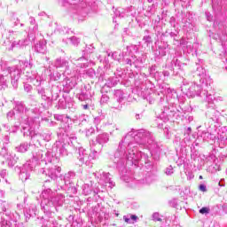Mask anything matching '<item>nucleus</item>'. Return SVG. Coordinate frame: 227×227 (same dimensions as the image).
<instances>
[{
    "mask_svg": "<svg viewBox=\"0 0 227 227\" xmlns=\"http://www.w3.org/2000/svg\"><path fill=\"white\" fill-rule=\"evenodd\" d=\"M137 145L139 146H145L153 152H159L160 145L153 135L145 129H140L137 132L128 133L124 139L119 143V147L114 153V162L117 164L119 171H125V166H127V160H129L131 164L137 165L139 160L145 159V164H148V157L146 154L137 152Z\"/></svg>",
    "mask_w": 227,
    "mask_h": 227,
    "instance_id": "nucleus-1",
    "label": "nucleus"
},
{
    "mask_svg": "<svg viewBox=\"0 0 227 227\" xmlns=\"http://www.w3.org/2000/svg\"><path fill=\"white\" fill-rule=\"evenodd\" d=\"M182 90L185 91L187 97H201L207 103L214 104L215 97L212 94H208V91L203 90V84H192L188 89L186 86L182 87Z\"/></svg>",
    "mask_w": 227,
    "mask_h": 227,
    "instance_id": "nucleus-2",
    "label": "nucleus"
},
{
    "mask_svg": "<svg viewBox=\"0 0 227 227\" xmlns=\"http://www.w3.org/2000/svg\"><path fill=\"white\" fill-rule=\"evenodd\" d=\"M33 64L27 60H20L18 65L11 67H7L5 70L11 74V82L13 88H17L19 86V80L20 79V74H22L25 68H31Z\"/></svg>",
    "mask_w": 227,
    "mask_h": 227,
    "instance_id": "nucleus-3",
    "label": "nucleus"
},
{
    "mask_svg": "<svg viewBox=\"0 0 227 227\" xmlns=\"http://www.w3.org/2000/svg\"><path fill=\"white\" fill-rule=\"evenodd\" d=\"M62 6L72 13H81L82 15L90 13V6H88V4L84 0H63Z\"/></svg>",
    "mask_w": 227,
    "mask_h": 227,
    "instance_id": "nucleus-4",
    "label": "nucleus"
},
{
    "mask_svg": "<svg viewBox=\"0 0 227 227\" xmlns=\"http://www.w3.org/2000/svg\"><path fill=\"white\" fill-rule=\"evenodd\" d=\"M64 203L65 196L63 194H59L54 200L43 199L41 202V208L46 215H51L54 210L58 211V207H61Z\"/></svg>",
    "mask_w": 227,
    "mask_h": 227,
    "instance_id": "nucleus-5",
    "label": "nucleus"
},
{
    "mask_svg": "<svg viewBox=\"0 0 227 227\" xmlns=\"http://www.w3.org/2000/svg\"><path fill=\"white\" fill-rule=\"evenodd\" d=\"M52 154H51V152L46 150H37L36 152L33 153V158L32 160H28V162H31V166H34V168H36V166L40 164L41 162H44V164H47V162L51 163L52 162Z\"/></svg>",
    "mask_w": 227,
    "mask_h": 227,
    "instance_id": "nucleus-6",
    "label": "nucleus"
},
{
    "mask_svg": "<svg viewBox=\"0 0 227 227\" xmlns=\"http://www.w3.org/2000/svg\"><path fill=\"white\" fill-rule=\"evenodd\" d=\"M78 160L82 164H85V166L91 167L93 165V161L96 159L95 153H100V149H93V152L90 153H88V151L84 148H79L78 149Z\"/></svg>",
    "mask_w": 227,
    "mask_h": 227,
    "instance_id": "nucleus-7",
    "label": "nucleus"
},
{
    "mask_svg": "<svg viewBox=\"0 0 227 227\" xmlns=\"http://www.w3.org/2000/svg\"><path fill=\"white\" fill-rule=\"evenodd\" d=\"M75 178V174L74 172H68L64 176V186H61L62 189L67 191L71 194H75L77 192V188L74 184V179Z\"/></svg>",
    "mask_w": 227,
    "mask_h": 227,
    "instance_id": "nucleus-8",
    "label": "nucleus"
},
{
    "mask_svg": "<svg viewBox=\"0 0 227 227\" xmlns=\"http://www.w3.org/2000/svg\"><path fill=\"white\" fill-rule=\"evenodd\" d=\"M33 169H36V168H35V166L31 165V161H27L23 165L22 168L20 169V180H22V182H26V180H27L30 176L29 173H31Z\"/></svg>",
    "mask_w": 227,
    "mask_h": 227,
    "instance_id": "nucleus-9",
    "label": "nucleus"
},
{
    "mask_svg": "<svg viewBox=\"0 0 227 227\" xmlns=\"http://www.w3.org/2000/svg\"><path fill=\"white\" fill-rule=\"evenodd\" d=\"M26 77L27 81H30L34 86H42V77L36 73V71H27Z\"/></svg>",
    "mask_w": 227,
    "mask_h": 227,
    "instance_id": "nucleus-10",
    "label": "nucleus"
},
{
    "mask_svg": "<svg viewBox=\"0 0 227 227\" xmlns=\"http://www.w3.org/2000/svg\"><path fill=\"white\" fill-rule=\"evenodd\" d=\"M195 74L198 75L200 84H205L206 86L210 84V76L207 75V72L203 67H198Z\"/></svg>",
    "mask_w": 227,
    "mask_h": 227,
    "instance_id": "nucleus-11",
    "label": "nucleus"
},
{
    "mask_svg": "<svg viewBox=\"0 0 227 227\" xmlns=\"http://www.w3.org/2000/svg\"><path fill=\"white\" fill-rule=\"evenodd\" d=\"M32 40H35V37L29 34L28 35V39L25 38V39H21L19 41H14L12 43L11 47L9 48V51L13 50V47H26V45H29V42Z\"/></svg>",
    "mask_w": 227,
    "mask_h": 227,
    "instance_id": "nucleus-12",
    "label": "nucleus"
},
{
    "mask_svg": "<svg viewBox=\"0 0 227 227\" xmlns=\"http://www.w3.org/2000/svg\"><path fill=\"white\" fill-rule=\"evenodd\" d=\"M61 173V168L58 166H50L45 173L46 176L51 178V180H56Z\"/></svg>",
    "mask_w": 227,
    "mask_h": 227,
    "instance_id": "nucleus-13",
    "label": "nucleus"
},
{
    "mask_svg": "<svg viewBox=\"0 0 227 227\" xmlns=\"http://www.w3.org/2000/svg\"><path fill=\"white\" fill-rule=\"evenodd\" d=\"M110 176L111 174L103 172L99 183L106 185V187H110V189H113L114 187V182L111 180Z\"/></svg>",
    "mask_w": 227,
    "mask_h": 227,
    "instance_id": "nucleus-14",
    "label": "nucleus"
},
{
    "mask_svg": "<svg viewBox=\"0 0 227 227\" xmlns=\"http://www.w3.org/2000/svg\"><path fill=\"white\" fill-rule=\"evenodd\" d=\"M58 195L59 194H57L56 192H53L50 188L43 191L42 192L43 200H54L56 198H58Z\"/></svg>",
    "mask_w": 227,
    "mask_h": 227,
    "instance_id": "nucleus-15",
    "label": "nucleus"
},
{
    "mask_svg": "<svg viewBox=\"0 0 227 227\" xmlns=\"http://www.w3.org/2000/svg\"><path fill=\"white\" fill-rule=\"evenodd\" d=\"M55 146L57 148V153H59V155L62 156L68 155V150L67 149L68 145L67 144L63 142H57Z\"/></svg>",
    "mask_w": 227,
    "mask_h": 227,
    "instance_id": "nucleus-16",
    "label": "nucleus"
},
{
    "mask_svg": "<svg viewBox=\"0 0 227 227\" xmlns=\"http://www.w3.org/2000/svg\"><path fill=\"white\" fill-rule=\"evenodd\" d=\"M97 143L99 145V150H102V145H106V143H109V134L102 133L99 134L96 138Z\"/></svg>",
    "mask_w": 227,
    "mask_h": 227,
    "instance_id": "nucleus-17",
    "label": "nucleus"
},
{
    "mask_svg": "<svg viewBox=\"0 0 227 227\" xmlns=\"http://www.w3.org/2000/svg\"><path fill=\"white\" fill-rule=\"evenodd\" d=\"M56 68H64V70H68L70 66H68V60L65 59H57L54 63Z\"/></svg>",
    "mask_w": 227,
    "mask_h": 227,
    "instance_id": "nucleus-18",
    "label": "nucleus"
},
{
    "mask_svg": "<svg viewBox=\"0 0 227 227\" xmlns=\"http://www.w3.org/2000/svg\"><path fill=\"white\" fill-rule=\"evenodd\" d=\"M35 51L40 54H45L47 52V43L44 41H39L35 45Z\"/></svg>",
    "mask_w": 227,
    "mask_h": 227,
    "instance_id": "nucleus-19",
    "label": "nucleus"
},
{
    "mask_svg": "<svg viewBox=\"0 0 227 227\" xmlns=\"http://www.w3.org/2000/svg\"><path fill=\"white\" fill-rule=\"evenodd\" d=\"M10 82V76L8 74H0V90H6Z\"/></svg>",
    "mask_w": 227,
    "mask_h": 227,
    "instance_id": "nucleus-20",
    "label": "nucleus"
},
{
    "mask_svg": "<svg viewBox=\"0 0 227 227\" xmlns=\"http://www.w3.org/2000/svg\"><path fill=\"white\" fill-rule=\"evenodd\" d=\"M74 65L78 67V68H86L89 65L90 62H88V60L86 59V58L82 57L79 58L78 59H76L74 61Z\"/></svg>",
    "mask_w": 227,
    "mask_h": 227,
    "instance_id": "nucleus-21",
    "label": "nucleus"
},
{
    "mask_svg": "<svg viewBox=\"0 0 227 227\" xmlns=\"http://www.w3.org/2000/svg\"><path fill=\"white\" fill-rule=\"evenodd\" d=\"M5 159H7L9 168H13L17 164V160H19V158L13 153L9 154Z\"/></svg>",
    "mask_w": 227,
    "mask_h": 227,
    "instance_id": "nucleus-22",
    "label": "nucleus"
},
{
    "mask_svg": "<svg viewBox=\"0 0 227 227\" xmlns=\"http://www.w3.org/2000/svg\"><path fill=\"white\" fill-rule=\"evenodd\" d=\"M26 107L24 106V104L22 103H17L16 106L14 107V111L16 114H18V117L20 118L22 114H24Z\"/></svg>",
    "mask_w": 227,
    "mask_h": 227,
    "instance_id": "nucleus-23",
    "label": "nucleus"
},
{
    "mask_svg": "<svg viewBox=\"0 0 227 227\" xmlns=\"http://www.w3.org/2000/svg\"><path fill=\"white\" fill-rule=\"evenodd\" d=\"M169 113H171V111H169V108L168 106H165L164 110H162L161 114H160V120H161L162 121H168V120H169Z\"/></svg>",
    "mask_w": 227,
    "mask_h": 227,
    "instance_id": "nucleus-24",
    "label": "nucleus"
},
{
    "mask_svg": "<svg viewBox=\"0 0 227 227\" xmlns=\"http://www.w3.org/2000/svg\"><path fill=\"white\" fill-rule=\"evenodd\" d=\"M200 137H202L204 141H214V139H215V136L208 131H202Z\"/></svg>",
    "mask_w": 227,
    "mask_h": 227,
    "instance_id": "nucleus-25",
    "label": "nucleus"
},
{
    "mask_svg": "<svg viewBox=\"0 0 227 227\" xmlns=\"http://www.w3.org/2000/svg\"><path fill=\"white\" fill-rule=\"evenodd\" d=\"M93 192V183L90 182V184H85L83 185V193L85 196H88V194H91Z\"/></svg>",
    "mask_w": 227,
    "mask_h": 227,
    "instance_id": "nucleus-26",
    "label": "nucleus"
},
{
    "mask_svg": "<svg viewBox=\"0 0 227 227\" xmlns=\"http://www.w3.org/2000/svg\"><path fill=\"white\" fill-rule=\"evenodd\" d=\"M38 137H43V141H51V134L49 133H43V135L40 133H35V135L33 137L34 139H38Z\"/></svg>",
    "mask_w": 227,
    "mask_h": 227,
    "instance_id": "nucleus-27",
    "label": "nucleus"
},
{
    "mask_svg": "<svg viewBox=\"0 0 227 227\" xmlns=\"http://www.w3.org/2000/svg\"><path fill=\"white\" fill-rule=\"evenodd\" d=\"M154 55L158 58H162L166 56V48L159 46L158 49L154 51Z\"/></svg>",
    "mask_w": 227,
    "mask_h": 227,
    "instance_id": "nucleus-28",
    "label": "nucleus"
},
{
    "mask_svg": "<svg viewBox=\"0 0 227 227\" xmlns=\"http://www.w3.org/2000/svg\"><path fill=\"white\" fill-rule=\"evenodd\" d=\"M16 150H18L20 153H26V152L29 150V144L27 143L20 144V146L16 147Z\"/></svg>",
    "mask_w": 227,
    "mask_h": 227,
    "instance_id": "nucleus-29",
    "label": "nucleus"
},
{
    "mask_svg": "<svg viewBox=\"0 0 227 227\" xmlns=\"http://www.w3.org/2000/svg\"><path fill=\"white\" fill-rule=\"evenodd\" d=\"M4 127L5 128L7 132H9V134H17V132L19 130L18 125H14L12 128H10V126H8L7 124H4Z\"/></svg>",
    "mask_w": 227,
    "mask_h": 227,
    "instance_id": "nucleus-30",
    "label": "nucleus"
},
{
    "mask_svg": "<svg viewBox=\"0 0 227 227\" xmlns=\"http://www.w3.org/2000/svg\"><path fill=\"white\" fill-rule=\"evenodd\" d=\"M0 225L1 227H13V223H12V221L6 220V218H4V216L1 217Z\"/></svg>",
    "mask_w": 227,
    "mask_h": 227,
    "instance_id": "nucleus-31",
    "label": "nucleus"
},
{
    "mask_svg": "<svg viewBox=\"0 0 227 227\" xmlns=\"http://www.w3.org/2000/svg\"><path fill=\"white\" fill-rule=\"evenodd\" d=\"M182 68V63L178 59H174L172 60V68L170 70H180Z\"/></svg>",
    "mask_w": 227,
    "mask_h": 227,
    "instance_id": "nucleus-32",
    "label": "nucleus"
},
{
    "mask_svg": "<svg viewBox=\"0 0 227 227\" xmlns=\"http://www.w3.org/2000/svg\"><path fill=\"white\" fill-rule=\"evenodd\" d=\"M114 98L120 104L123 100V91L117 90L114 91Z\"/></svg>",
    "mask_w": 227,
    "mask_h": 227,
    "instance_id": "nucleus-33",
    "label": "nucleus"
},
{
    "mask_svg": "<svg viewBox=\"0 0 227 227\" xmlns=\"http://www.w3.org/2000/svg\"><path fill=\"white\" fill-rule=\"evenodd\" d=\"M27 214H28L30 217H35V215H36V207L35 205H30L27 210Z\"/></svg>",
    "mask_w": 227,
    "mask_h": 227,
    "instance_id": "nucleus-34",
    "label": "nucleus"
},
{
    "mask_svg": "<svg viewBox=\"0 0 227 227\" xmlns=\"http://www.w3.org/2000/svg\"><path fill=\"white\" fill-rule=\"evenodd\" d=\"M128 11L125 9H121V8H118L115 12L114 14L116 15V17H121L123 18L127 15Z\"/></svg>",
    "mask_w": 227,
    "mask_h": 227,
    "instance_id": "nucleus-35",
    "label": "nucleus"
},
{
    "mask_svg": "<svg viewBox=\"0 0 227 227\" xmlns=\"http://www.w3.org/2000/svg\"><path fill=\"white\" fill-rule=\"evenodd\" d=\"M78 99L81 100V102L90 100V94L88 92H82L80 95H78Z\"/></svg>",
    "mask_w": 227,
    "mask_h": 227,
    "instance_id": "nucleus-36",
    "label": "nucleus"
},
{
    "mask_svg": "<svg viewBox=\"0 0 227 227\" xmlns=\"http://www.w3.org/2000/svg\"><path fill=\"white\" fill-rule=\"evenodd\" d=\"M8 120H12L13 118H16L19 120V115L16 114L15 110H12L7 114Z\"/></svg>",
    "mask_w": 227,
    "mask_h": 227,
    "instance_id": "nucleus-37",
    "label": "nucleus"
},
{
    "mask_svg": "<svg viewBox=\"0 0 227 227\" xmlns=\"http://www.w3.org/2000/svg\"><path fill=\"white\" fill-rule=\"evenodd\" d=\"M6 176V169H3L0 171V182L8 184V180L5 179Z\"/></svg>",
    "mask_w": 227,
    "mask_h": 227,
    "instance_id": "nucleus-38",
    "label": "nucleus"
},
{
    "mask_svg": "<svg viewBox=\"0 0 227 227\" xmlns=\"http://www.w3.org/2000/svg\"><path fill=\"white\" fill-rule=\"evenodd\" d=\"M69 41L71 42L72 45H79V43H81V40L76 36L70 37Z\"/></svg>",
    "mask_w": 227,
    "mask_h": 227,
    "instance_id": "nucleus-39",
    "label": "nucleus"
},
{
    "mask_svg": "<svg viewBox=\"0 0 227 227\" xmlns=\"http://www.w3.org/2000/svg\"><path fill=\"white\" fill-rule=\"evenodd\" d=\"M0 155L5 159L8 157V149L5 146H3L0 150Z\"/></svg>",
    "mask_w": 227,
    "mask_h": 227,
    "instance_id": "nucleus-40",
    "label": "nucleus"
},
{
    "mask_svg": "<svg viewBox=\"0 0 227 227\" xmlns=\"http://www.w3.org/2000/svg\"><path fill=\"white\" fill-rule=\"evenodd\" d=\"M111 56L115 61H121V55L116 51L113 52Z\"/></svg>",
    "mask_w": 227,
    "mask_h": 227,
    "instance_id": "nucleus-41",
    "label": "nucleus"
},
{
    "mask_svg": "<svg viewBox=\"0 0 227 227\" xmlns=\"http://www.w3.org/2000/svg\"><path fill=\"white\" fill-rule=\"evenodd\" d=\"M35 135V131H33V130L29 131L28 136H30V137H32V139H34V141H37V143H40L42 141V139H43V137L34 138Z\"/></svg>",
    "mask_w": 227,
    "mask_h": 227,
    "instance_id": "nucleus-42",
    "label": "nucleus"
},
{
    "mask_svg": "<svg viewBox=\"0 0 227 227\" xmlns=\"http://www.w3.org/2000/svg\"><path fill=\"white\" fill-rule=\"evenodd\" d=\"M86 74L87 75H89V77H95V75H97V74L95 73V69L93 68H89Z\"/></svg>",
    "mask_w": 227,
    "mask_h": 227,
    "instance_id": "nucleus-43",
    "label": "nucleus"
},
{
    "mask_svg": "<svg viewBox=\"0 0 227 227\" xmlns=\"http://www.w3.org/2000/svg\"><path fill=\"white\" fill-rule=\"evenodd\" d=\"M199 212H200V214H202V215L210 214V208L204 207L200 208Z\"/></svg>",
    "mask_w": 227,
    "mask_h": 227,
    "instance_id": "nucleus-44",
    "label": "nucleus"
},
{
    "mask_svg": "<svg viewBox=\"0 0 227 227\" xmlns=\"http://www.w3.org/2000/svg\"><path fill=\"white\" fill-rule=\"evenodd\" d=\"M153 221L162 222V218L160 217V215L159 213H153Z\"/></svg>",
    "mask_w": 227,
    "mask_h": 227,
    "instance_id": "nucleus-45",
    "label": "nucleus"
},
{
    "mask_svg": "<svg viewBox=\"0 0 227 227\" xmlns=\"http://www.w3.org/2000/svg\"><path fill=\"white\" fill-rule=\"evenodd\" d=\"M43 100H45V101H48V102H51V100H52L54 98H51V96H47L46 92L44 94H42L41 95Z\"/></svg>",
    "mask_w": 227,
    "mask_h": 227,
    "instance_id": "nucleus-46",
    "label": "nucleus"
},
{
    "mask_svg": "<svg viewBox=\"0 0 227 227\" xmlns=\"http://www.w3.org/2000/svg\"><path fill=\"white\" fill-rule=\"evenodd\" d=\"M101 104H107V102H109V96L107 95H103L101 97V100H100Z\"/></svg>",
    "mask_w": 227,
    "mask_h": 227,
    "instance_id": "nucleus-47",
    "label": "nucleus"
},
{
    "mask_svg": "<svg viewBox=\"0 0 227 227\" xmlns=\"http://www.w3.org/2000/svg\"><path fill=\"white\" fill-rule=\"evenodd\" d=\"M143 40L147 45H150V43H152V36L150 35L144 36Z\"/></svg>",
    "mask_w": 227,
    "mask_h": 227,
    "instance_id": "nucleus-48",
    "label": "nucleus"
},
{
    "mask_svg": "<svg viewBox=\"0 0 227 227\" xmlns=\"http://www.w3.org/2000/svg\"><path fill=\"white\" fill-rule=\"evenodd\" d=\"M95 133V129L93 128H90L89 129H86L85 134L87 136V137H89V136H91V134Z\"/></svg>",
    "mask_w": 227,
    "mask_h": 227,
    "instance_id": "nucleus-49",
    "label": "nucleus"
},
{
    "mask_svg": "<svg viewBox=\"0 0 227 227\" xmlns=\"http://www.w3.org/2000/svg\"><path fill=\"white\" fill-rule=\"evenodd\" d=\"M165 174L168 176L173 175V167L169 166L168 168H166Z\"/></svg>",
    "mask_w": 227,
    "mask_h": 227,
    "instance_id": "nucleus-50",
    "label": "nucleus"
},
{
    "mask_svg": "<svg viewBox=\"0 0 227 227\" xmlns=\"http://www.w3.org/2000/svg\"><path fill=\"white\" fill-rule=\"evenodd\" d=\"M24 90H25V91H27V93H29V91H31V90H33V87L28 83H25Z\"/></svg>",
    "mask_w": 227,
    "mask_h": 227,
    "instance_id": "nucleus-51",
    "label": "nucleus"
},
{
    "mask_svg": "<svg viewBox=\"0 0 227 227\" xmlns=\"http://www.w3.org/2000/svg\"><path fill=\"white\" fill-rule=\"evenodd\" d=\"M169 24L172 26V27H176V20L175 17L170 18Z\"/></svg>",
    "mask_w": 227,
    "mask_h": 227,
    "instance_id": "nucleus-52",
    "label": "nucleus"
},
{
    "mask_svg": "<svg viewBox=\"0 0 227 227\" xmlns=\"http://www.w3.org/2000/svg\"><path fill=\"white\" fill-rule=\"evenodd\" d=\"M6 64L2 59H0V69L4 72V70H6Z\"/></svg>",
    "mask_w": 227,
    "mask_h": 227,
    "instance_id": "nucleus-53",
    "label": "nucleus"
},
{
    "mask_svg": "<svg viewBox=\"0 0 227 227\" xmlns=\"http://www.w3.org/2000/svg\"><path fill=\"white\" fill-rule=\"evenodd\" d=\"M37 91H38L39 95L45 94V90L43 88H41L40 86H37Z\"/></svg>",
    "mask_w": 227,
    "mask_h": 227,
    "instance_id": "nucleus-54",
    "label": "nucleus"
},
{
    "mask_svg": "<svg viewBox=\"0 0 227 227\" xmlns=\"http://www.w3.org/2000/svg\"><path fill=\"white\" fill-rule=\"evenodd\" d=\"M200 191H201L202 192H207V186L205 184H200L199 186Z\"/></svg>",
    "mask_w": 227,
    "mask_h": 227,
    "instance_id": "nucleus-55",
    "label": "nucleus"
},
{
    "mask_svg": "<svg viewBox=\"0 0 227 227\" xmlns=\"http://www.w3.org/2000/svg\"><path fill=\"white\" fill-rule=\"evenodd\" d=\"M182 22H183V24H184V26H189V24H191V22L187 21V19H185V18H184L182 20Z\"/></svg>",
    "mask_w": 227,
    "mask_h": 227,
    "instance_id": "nucleus-56",
    "label": "nucleus"
},
{
    "mask_svg": "<svg viewBox=\"0 0 227 227\" xmlns=\"http://www.w3.org/2000/svg\"><path fill=\"white\" fill-rule=\"evenodd\" d=\"M94 123H95V125H98V123H100V117H96L94 119Z\"/></svg>",
    "mask_w": 227,
    "mask_h": 227,
    "instance_id": "nucleus-57",
    "label": "nucleus"
},
{
    "mask_svg": "<svg viewBox=\"0 0 227 227\" xmlns=\"http://www.w3.org/2000/svg\"><path fill=\"white\" fill-rule=\"evenodd\" d=\"M4 141L5 145H8V143H10V137L5 136V137L4 138Z\"/></svg>",
    "mask_w": 227,
    "mask_h": 227,
    "instance_id": "nucleus-58",
    "label": "nucleus"
},
{
    "mask_svg": "<svg viewBox=\"0 0 227 227\" xmlns=\"http://www.w3.org/2000/svg\"><path fill=\"white\" fill-rule=\"evenodd\" d=\"M14 227H24V226L22 225V223H20L15 221V222H14Z\"/></svg>",
    "mask_w": 227,
    "mask_h": 227,
    "instance_id": "nucleus-59",
    "label": "nucleus"
},
{
    "mask_svg": "<svg viewBox=\"0 0 227 227\" xmlns=\"http://www.w3.org/2000/svg\"><path fill=\"white\" fill-rule=\"evenodd\" d=\"M125 63H126V65H132V59H125Z\"/></svg>",
    "mask_w": 227,
    "mask_h": 227,
    "instance_id": "nucleus-60",
    "label": "nucleus"
},
{
    "mask_svg": "<svg viewBox=\"0 0 227 227\" xmlns=\"http://www.w3.org/2000/svg\"><path fill=\"white\" fill-rule=\"evenodd\" d=\"M124 221H125V223H129V224L134 223V222H132V220L130 218H127L126 216H124Z\"/></svg>",
    "mask_w": 227,
    "mask_h": 227,
    "instance_id": "nucleus-61",
    "label": "nucleus"
},
{
    "mask_svg": "<svg viewBox=\"0 0 227 227\" xmlns=\"http://www.w3.org/2000/svg\"><path fill=\"white\" fill-rule=\"evenodd\" d=\"M192 130V129L191 128H187L184 134H187V136H189V134H191Z\"/></svg>",
    "mask_w": 227,
    "mask_h": 227,
    "instance_id": "nucleus-62",
    "label": "nucleus"
},
{
    "mask_svg": "<svg viewBox=\"0 0 227 227\" xmlns=\"http://www.w3.org/2000/svg\"><path fill=\"white\" fill-rule=\"evenodd\" d=\"M130 219H131V221H137V216L135 215H132L130 216Z\"/></svg>",
    "mask_w": 227,
    "mask_h": 227,
    "instance_id": "nucleus-63",
    "label": "nucleus"
},
{
    "mask_svg": "<svg viewBox=\"0 0 227 227\" xmlns=\"http://www.w3.org/2000/svg\"><path fill=\"white\" fill-rule=\"evenodd\" d=\"M152 180H153V178H150V177L145 178L146 184H152Z\"/></svg>",
    "mask_w": 227,
    "mask_h": 227,
    "instance_id": "nucleus-64",
    "label": "nucleus"
}]
</instances>
